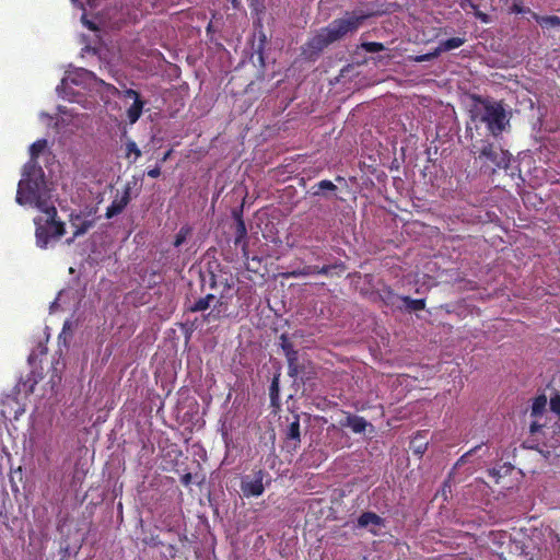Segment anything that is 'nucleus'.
I'll list each match as a JSON object with an SVG mask.
<instances>
[{
    "label": "nucleus",
    "mask_w": 560,
    "mask_h": 560,
    "mask_svg": "<svg viewBox=\"0 0 560 560\" xmlns=\"http://www.w3.org/2000/svg\"><path fill=\"white\" fill-rule=\"evenodd\" d=\"M23 178L18 185L15 201L21 205H32L37 209L49 206V194L43 168L35 163H27Z\"/></svg>",
    "instance_id": "nucleus-2"
},
{
    "label": "nucleus",
    "mask_w": 560,
    "mask_h": 560,
    "mask_svg": "<svg viewBox=\"0 0 560 560\" xmlns=\"http://www.w3.org/2000/svg\"><path fill=\"white\" fill-rule=\"evenodd\" d=\"M133 155L132 161L136 162L141 156V151L138 148L137 143L132 140H128L126 143V153L125 156L130 159Z\"/></svg>",
    "instance_id": "nucleus-26"
},
{
    "label": "nucleus",
    "mask_w": 560,
    "mask_h": 560,
    "mask_svg": "<svg viewBox=\"0 0 560 560\" xmlns=\"http://www.w3.org/2000/svg\"><path fill=\"white\" fill-rule=\"evenodd\" d=\"M269 395L272 404L278 399L279 397V378L278 376H275L272 378L271 385L269 387Z\"/></svg>",
    "instance_id": "nucleus-31"
},
{
    "label": "nucleus",
    "mask_w": 560,
    "mask_h": 560,
    "mask_svg": "<svg viewBox=\"0 0 560 560\" xmlns=\"http://www.w3.org/2000/svg\"><path fill=\"white\" fill-rule=\"evenodd\" d=\"M429 55H423V56H420L417 58L418 61H424V60H429Z\"/></svg>",
    "instance_id": "nucleus-46"
},
{
    "label": "nucleus",
    "mask_w": 560,
    "mask_h": 560,
    "mask_svg": "<svg viewBox=\"0 0 560 560\" xmlns=\"http://www.w3.org/2000/svg\"><path fill=\"white\" fill-rule=\"evenodd\" d=\"M470 139V154L485 173H495L497 170H506L510 166L511 154L501 145L490 140L489 136L467 135Z\"/></svg>",
    "instance_id": "nucleus-3"
},
{
    "label": "nucleus",
    "mask_w": 560,
    "mask_h": 560,
    "mask_svg": "<svg viewBox=\"0 0 560 560\" xmlns=\"http://www.w3.org/2000/svg\"><path fill=\"white\" fill-rule=\"evenodd\" d=\"M69 79L72 83L77 85L82 83H90L92 81L104 84L103 80H98L92 71H89L86 69H78L69 77Z\"/></svg>",
    "instance_id": "nucleus-13"
},
{
    "label": "nucleus",
    "mask_w": 560,
    "mask_h": 560,
    "mask_svg": "<svg viewBox=\"0 0 560 560\" xmlns=\"http://www.w3.org/2000/svg\"><path fill=\"white\" fill-rule=\"evenodd\" d=\"M547 405V399L544 395L538 396L534 399L532 405L530 416L534 418L541 417Z\"/></svg>",
    "instance_id": "nucleus-21"
},
{
    "label": "nucleus",
    "mask_w": 560,
    "mask_h": 560,
    "mask_svg": "<svg viewBox=\"0 0 560 560\" xmlns=\"http://www.w3.org/2000/svg\"><path fill=\"white\" fill-rule=\"evenodd\" d=\"M491 536H493V539H497V538H500V539L509 538V536L505 533H503V534H501V533H497V534L495 533H491Z\"/></svg>",
    "instance_id": "nucleus-44"
},
{
    "label": "nucleus",
    "mask_w": 560,
    "mask_h": 560,
    "mask_svg": "<svg viewBox=\"0 0 560 560\" xmlns=\"http://www.w3.org/2000/svg\"><path fill=\"white\" fill-rule=\"evenodd\" d=\"M370 423L360 416H349L347 418V427H349L354 433H362L366 430Z\"/></svg>",
    "instance_id": "nucleus-16"
},
{
    "label": "nucleus",
    "mask_w": 560,
    "mask_h": 560,
    "mask_svg": "<svg viewBox=\"0 0 560 560\" xmlns=\"http://www.w3.org/2000/svg\"><path fill=\"white\" fill-rule=\"evenodd\" d=\"M232 215L235 221L234 244L235 246L242 245L245 250L247 247V229L243 220V209H234Z\"/></svg>",
    "instance_id": "nucleus-11"
},
{
    "label": "nucleus",
    "mask_w": 560,
    "mask_h": 560,
    "mask_svg": "<svg viewBox=\"0 0 560 560\" xmlns=\"http://www.w3.org/2000/svg\"><path fill=\"white\" fill-rule=\"evenodd\" d=\"M144 102L142 100H135L131 106L127 109V118L130 124H135L141 117L143 112Z\"/></svg>",
    "instance_id": "nucleus-17"
},
{
    "label": "nucleus",
    "mask_w": 560,
    "mask_h": 560,
    "mask_svg": "<svg viewBox=\"0 0 560 560\" xmlns=\"http://www.w3.org/2000/svg\"><path fill=\"white\" fill-rule=\"evenodd\" d=\"M136 182H128L122 188V191L117 192L112 203L107 207L105 217L106 219H112L118 214H120L128 203L131 201V190L133 186H136Z\"/></svg>",
    "instance_id": "nucleus-9"
},
{
    "label": "nucleus",
    "mask_w": 560,
    "mask_h": 560,
    "mask_svg": "<svg viewBox=\"0 0 560 560\" xmlns=\"http://www.w3.org/2000/svg\"><path fill=\"white\" fill-rule=\"evenodd\" d=\"M280 347L283 350L284 355H293L294 352L296 351L294 349L293 343L290 341V339L288 338V336L285 334H282L280 336Z\"/></svg>",
    "instance_id": "nucleus-28"
},
{
    "label": "nucleus",
    "mask_w": 560,
    "mask_h": 560,
    "mask_svg": "<svg viewBox=\"0 0 560 560\" xmlns=\"http://www.w3.org/2000/svg\"><path fill=\"white\" fill-rule=\"evenodd\" d=\"M465 43V38L463 37H452L446 40H443L439 44L433 56H438L440 52L450 51L455 48L460 47Z\"/></svg>",
    "instance_id": "nucleus-15"
},
{
    "label": "nucleus",
    "mask_w": 560,
    "mask_h": 560,
    "mask_svg": "<svg viewBox=\"0 0 560 560\" xmlns=\"http://www.w3.org/2000/svg\"><path fill=\"white\" fill-rule=\"evenodd\" d=\"M481 445H477L475 447H472L471 450H469L468 452H466L465 454H463L456 462L455 464V467H460L463 466L464 464H466L468 460H469V457L478 450L480 448Z\"/></svg>",
    "instance_id": "nucleus-32"
},
{
    "label": "nucleus",
    "mask_w": 560,
    "mask_h": 560,
    "mask_svg": "<svg viewBox=\"0 0 560 560\" xmlns=\"http://www.w3.org/2000/svg\"><path fill=\"white\" fill-rule=\"evenodd\" d=\"M191 480H192V475L190 472H186L184 474L182 477H180V482L184 485V486H189L191 483Z\"/></svg>",
    "instance_id": "nucleus-38"
},
{
    "label": "nucleus",
    "mask_w": 560,
    "mask_h": 560,
    "mask_svg": "<svg viewBox=\"0 0 560 560\" xmlns=\"http://www.w3.org/2000/svg\"><path fill=\"white\" fill-rule=\"evenodd\" d=\"M167 550H168V553H170L171 558H175L176 557L177 548H176L175 545H168L167 546Z\"/></svg>",
    "instance_id": "nucleus-42"
},
{
    "label": "nucleus",
    "mask_w": 560,
    "mask_h": 560,
    "mask_svg": "<svg viewBox=\"0 0 560 560\" xmlns=\"http://www.w3.org/2000/svg\"><path fill=\"white\" fill-rule=\"evenodd\" d=\"M347 267L343 261L338 260L334 264L324 265L322 267L316 266V275L330 276L332 270H339V272L346 271Z\"/></svg>",
    "instance_id": "nucleus-18"
},
{
    "label": "nucleus",
    "mask_w": 560,
    "mask_h": 560,
    "mask_svg": "<svg viewBox=\"0 0 560 560\" xmlns=\"http://www.w3.org/2000/svg\"><path fill=\"white\" fill-rule=\"evenodd\" d=\"M42 214L34 218L36 245L46 249L52 242H57L66 234V224L58 218L54 205L38 209Z\"/></svg>",
    "instance_id": "nucleus-5"
},
{
    "label": "nucleus",
    "mask_w": 560,
    "mask_h": 560,
    "mask_svg": "<svg viewBox=\"0 0 560 560\" xmlns=\"http://www.w3.org/2000/svg\"><path fill=\"white\" fill-rule=\"evenodd\" d=\"M144 542H145L147 545H150V546H153V547H156V546H159V545L161 544V541L159 540V537H158V536H155V537H154V536H152V537L150 538V540L144 539Z\"/></svg>",
    "instance_id": "nucleus-41"
},
{
    "label": "nucleus",
    "mask_w": 560,
    "mask_h": 560,
    "mask_svg": "<svg viewBox=\"0 0 560 560\" xmlns=\"http://www.w3.org/2000/svg\"><path fill=\"white\" fill-rule=\"evenodd\" d=\"M400 299L408 311H422L425 307L424 299H411L410 296H401Z\"/></svg>",
    "instance_id": "nucleus-22"
},
{
    "label": "nucleus",
    "mask_w": 560,
    "mask_h": 560,
    "mask_svg": "<svg viewBox=\"0 0 560 560\" xmlns=\"http://www.w3.org/2000/svg\"><path fill=\"white\" fill-rule=\"evenodd\" d=\"M84 24L92 31H95L96 30V26L93 22H90V21H85L84 20Z\"/></svg>",
    "instance_id": "nucleus-45"
},
{
    "label": "nucleus",
    "mask_w": 560,
    "mask_h": 560,
    "mask_svg": "<svg viewBox=\"0 0 560 560\" xmlns=\"http://www.w3.org/2000/svg\"><path fill=\"white\" fill-rule=\"evenodd\" d=\"M550 408L552 411L560 413V396L557 395L550 399Z\"/></svg>",
    "instance_id": "nucleus-36"
},
{
    "label": "nucleus",
    "mask_w": 560,
    "mask_h": 560,
    "mask_svg": "<svg viewBox=\"0 0 560 560\" xmlns=\"http://www.w3.org/2000/svg\"><path fill=\"white\" fill-rule=\"evenodd\" d=\"M288 361V374L290 377H296L301 371L302 366L299 363V352L295 351L293 355H285Z\"/></svg>",
    "instance_id": "nucleus-19"
},
{
    "label": "nucleus",
    "mask_w": 560,
    "mask_h": 560,
    "mask_svg": "<svg viewBox=\"0 0 560 560\" xmlns=\"http://www.w3.org/2000/svg\"><path fill=\"white\" fill-rule=\"evenodd\" d=\"M192 232V229L189 226V225H183L179 231L177 232V234L175 235V238H174V242H173V245L175 247H179L182 246L187 237L191 234Z\"/></svg>",
    "instance_id": "nucleus-23"
},
{
    "label": "nucleus",
    "mask_w": 560,
    "mask_h": 560,
    "mask_svg": "<svg viewBox=\"0 0 560 560\" xmlns=\"http://www.w3.org/2000/svg\"><path fill=\"white\" fill-rule=\"evenodd\" d=\"M385 526V520L374 512H363L357 520L358 528H369L373 536L381 534V528Z\"/></svg>",
    "instance_id": "nucleus-10"
},
{
    "label": "nucleus",
    "mask_w": 560,
    "mask_h": 560,
    "mask_svg": "<svg viewBox=\"0 0 560 560\" xmlns=\"http://www.w3.org/2000/svg\"><path fill=\"white\" fill-rule=\"evenodd\" d=\"M410 448L416 455L422 456L428 448V442H420L419 434H417L410 442Z\"/></svg>",
    "instance_id": "nucleus-27"
},
{
    "label": "nucleus",
    "mask_w": 560,
    "mask_h": 560,
    "mask_svg": "<svg viewBox=\"0 0 560 560\" xmlns=\"http://www.w3.org/2000/svg\"><path fill=\"white\" fill-rule=\"evenodd\" d=\"M475 16H476L478 20H480L481 22H483V23H489V21H490L489 15H488V14H486V13H483V12H481V11H479V10H478V8H477V9H475Z\"/></svg>",
    "instance_id": "nucleus-37"
},
{
    "label": "nucleus",
    "mask_w": 560,
    "mask_h": 560,
    "mask_svg": "<svg viewBox=\"0 0 560 560\" xmlns=\"http://www.w3.org/2000/svg\"><path fill=\"white\" fill-rule=\"evenodd\" d=\"M542 428V424L538 423L537 421H533L529 425V431L530 433H536L538 431H540V429Z\"/></svg>",
    "instance_id": "nucleus-40"
},
{
    "label": "nucleus",
    "mask_w": 560,
    "mask_h": 560,
    "mask_svg": "<svg viewBox=\"0 0 560 560\" xmlns=\"http://www.w3.org/2000/svg\"><path fill=\"white\" fill-rule=\"evenodd\" d=\"M287 444L291 445L292 450L295 451L301 443V432H300V418L299 416L294 417V420L289 424L285 432Z\"/></svg>",
    "instance_id": "nucleus-12"
},
{
    "label": "nucleus",
    "mask_w": 560,
    "mask_h": 560,
    "mask_svg": "<svg viewBox=\"0 0 560 560\" xmlns=\"http://www.w3.org/2000/svg\"><path fill=\"white\" fill-rule=\"evenodd\" d=\"M233 285V275L218 260L208 261L206 268L200 271L201 291L208 288L212 291H219V293L223 292L228 296Z\"/></svg>",
    "instance_id": "nucleus-6"
},
{
    "label": "nucleus",
    "mask_w": 560,
    "mask_h": 560,
    "mask_svg": "<svg viewBox=\"0 0 560 560\" xmlns=\"http://www.w3.org/2000/svg\"><path fill=\"white\" fill-rule=\"evenodd\" d=\"M530 16L535 20L542 28H556L560 26V18L557 15H539L536 12H530Z\"/></svg>",
    "instance_id": "nucleus-14"
},
{
    "label": "nucleus",
    "mask_w": 560,
    "mask_h": 560,
    "mask_svg": "<svg viewBox=\"0 0 560 560\" xmlns=\"http://www.w3.org/2000/svg\"><path fill=\"white\" fill-rule=\"evenodd\" d=\"M381 300L386 305H394L398 299L397 294L389 287H384L378 292Z\"/></svg>",
    "instance_id": "nucleus-24"
},
{
    "label": "nucleus",
    "mask_w": 560,
    "mask_h": 560,
    "mask_svg": "<svg viewBox=\"0 0 560 560\" xmlns=\"http://www.w3.org/2000/svg\"><path fill=\"white\" fill-rule=\"evenodd\" d=\"M512 12L522 14V13H529L533 12L529 8H525L522 2H515L513 3L511 8Z\"/></svg>",
    "instance_id": "nucleus-34"
},
{
    "label": "nucleus",
    "mask_w": 560,
    "mask_h": 560,
    "mask_svg": "<svg viewBox=\"0 0 560 560\" xmlns=\"http://www.w3.org/2000/svg\"><path fill=\"white\" fill-rule=\"evenodd\" d=\"M124 96L127 97V98H132L133 101L137 100H141L140 97V94L138 91L133 90V89H127L124 91Z\"/></svg>",
    "instance_id": "nucleus-35"
},
{
    "label": "nucleus",
    "mask_w": 560,
    "mask_h": 560,
    "mask_svg": "<svg viewBox=\"0 0 560 560\" xmlns=\"http://www.w3.org/2000/svg\"><path fill=\"white\" fill-rule=\"evenodd\" d=\"M368 18V14L358 13L357 11L346 12L342 18L331 21L313 36L308 42V47L314 51H322L330 44L357 32Z\"/></svg>",
    "instance_id": "nucleus-4"
},
{
    "label": "nucleus",
    "mask_w": 560,
    "mask_h": 560,
    "mask_svg": "<svg viewBox=\"0 0 560 560\" xmlns=\"http://www.w3.org/2000/svg\"><path fill=\"white\" fill-rule=\"evenodd\" d=\"M292 277H305V276H312L316 275V266H305L302 269L294 270L290 273Z\"/></svg>",
    "instance_id": "nucleus-30"
},
{
    "label": "nucleus",
    "mask_w": 560,
    "mask_h": 560,
    "mask_svg": "<svg viewBox=\"0 0 560 560\" xmlns=\"http://www.w3.org/2000/svg\"><path fill=\"white\" fill-rule=\"evenodd\" d=\"M46 145L47 141L45 139H39L32 143L30 147L31 161L28 163H35L37 165L36 159L45 150Z\"/></svg>",
    "instance_id": "nucleus-20"
},
{
    "label": "nucleus",
    "mask_w": 560,
    "mask_h": 560,
    "mask_svg": "<svg viewBox=\"0 0 560 560\" xmlns=\"http://www.w3.org/2000/svg\"><path fill=\"white\" fill-rule=\"evenodd\" d=\"M467 7H470L471 9H477V4H475L471 0H467L465 3H462V8L465 9Z\"/></svg>",
    "instance_id": "nucleus-43"
},
{
    "label": "nucleus",
    "mask_w": 560,
    "mask_h": 560,
    "mask_svg": "<svg viewBox=\"0 0 560 560\" xmlns=\"http://www.w3.org/2000/svg\"><path fill=\"white\" fill-rule=\"evenodd\" d=\"M147 174L151 178H156L161 175V170H160V167H154V168L149 170Z\"/></svg>",
    "instance_id": "nucleus-39"
},
{
    "label": "nucleus",
    "mask_w": 560,
    "mask_h": 560,
    "mask_svg": "<svg viewBox=\"0 0 560 560\" xmlns=\"http://www.w3.org/2000/svg\"><path fill=\"white\" fill-rule=\"evenodd\" d=\"M271 478L262 468L254 469L250 475L241 478V491L244 498H258L264 494L266 487L270 486Z\"/></svg>",
    "instance_id": "nucleus-8"
},
{
    "label": "nucleus",
    "mask_w": 560,
    "mask_h": 560,
    "mask_svg": "<svg viewBox=\"0 0 560 560\" xmlns=\"http://www.w3.org/2000/svg\"><path fill=\"white\" fill-rule=\"evenodd\" d=\"M223 292H220L219 296L214 293H207L199 298H187L184 304L185 312L187 313H200L206 312L211 306L212 310L205 316L206 322L217 320L221 318L222 308H226L228 299Z\"/></svg>",
    "instance_id": "nucleus-7"
},
{
    "label": "nucleus",
    "mask_w": 560,
    "mask_h": 560,
    "mask_svg": "<svg viewBox=\"0 0 560 560\" xmlns=\"http://www.w3.org/2000/svg\"><path fill=\"white\" fill-rule=\"evenodd\" d=\"M361 48L366 52H378L385 50V46L377 42H364L361 44Z\"/></svg>",
    "instance_id": "nucleus-29"
},
{
    "label": "nucleus",
    "mask_w": 560,
    "mask_h": 560,
    "mask_svg": "<svg viewBox=\"0 0 560 560\" xmlns=\"http://www.w3.org/2000/svg\"><path fill=\"white\" fill-rule=\"evenodd\" d=\"M316 186L318 187L319 190H329V191L337 190V186L331 180H328V179L320 180L319 183H317Z\"/></svg>",
    "instance_id": "nucleus-33"
},
{
    "label": "nucleus",
    "mask_w": 560,
    "mask_h": 560,
    "mask_svg": "<svg viewBox=\"0 0 560 560\" xmlns=\"http://www.w3.org/2000/svg\"><path fill=\"white\" fill-rule=\"evenodd\" d=\"M486 125L487 133L485 136L497 139L509 125L506 110L501 102L481 101L480 106L470 110V118L466 125L467 135H478L481 132V126Z\"/></svg>",
    "instance_id": "nucleus-1"
},
{
    "label": "nucleus",
    "mask_w": 560,
    "mask_h": 560,
    "mask_svg": "<svg viewBox=\"0 0 560 560\" xmlns=\"http://www.w3.org/2000/svg\"><path fill=\"white\" fill-rule=\"evenodd\" d=\"M93 221L85 220L81 224L75 226V230L73 232V236L67 241L68 244L72 243L74 238L85 234L92 226Z\"/></svg>",
    "instance_id": "nucleus-25"
}]
</instances>
